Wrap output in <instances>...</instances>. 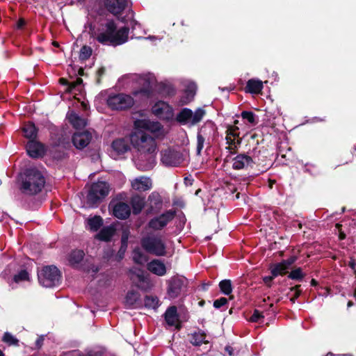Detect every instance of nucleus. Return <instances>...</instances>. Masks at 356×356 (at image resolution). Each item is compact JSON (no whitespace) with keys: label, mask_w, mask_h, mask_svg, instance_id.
Here are the masks:
<instances>
[{"label":"nucleus","mask_w":356,"mask_h":356,"mask_svg":"<svg viewBox=\"0 0 356 356\" xmlns=\"http://www.w3.org/2000/svg\"><path fill=\"white\" fill-rule=\"evenodd\" d=\"M195 91H196L195 84L192 82L188 83V84L187 85L186 88L185 90V93H186V97L184 99L181 100L182 103L188 104V102H190L193 99V98L195 94Z\"/></svg>","instance_id":"32"},{"label":"nucleus","mask_w":356,"mask_h":356,"mask_svg":"<svg viewBox=\"0 0 356 356\" xmlns=\"http://www.w3.org/2000/svg\"><path fill=\"white\" fill-rule=\"evenodd\" d=\"M341 227V225L340 224H337V225H336V227H337V229H340V227Z\"/></svg>","instance_id":"57"},{"label":"nucleus","mask_w":356,"mask_h":356,"mask_svg":"<svg viewBox=\"0 0 356 356\" xmlns=\"http://www.w3.org/2000/svg\"><path fill=\"white\" fill-rule=\"evenodd\" d=\"M25 24V21L23 19H20L17 23V28L21 29Z\"/></svg>","instance_id":"53"},{"label":"nucleus","mask_w":356,"mask_h":356,"mask_svg":"<svg viewBox=\"0 0 356 356\" xmlns=\"http://www.w3.org/2000/svg\"><path fill=\"white\" fill-rule=\"evenodd\" d=\"M289 277L292 280H300L303 278L304 275L300 268H296L291 272Z\"/></svg>","instance_id":"44"},{"label":"nucleus","mask_w":356,"mask_h":356,"mask_svg":"<svg viewBox=\"0 0 356 356\" xmlns=\"http://www.w3.org/2000/svg\"><path fill=\"white\" fill-rule=\"evenodd\" d=\"M115 231L116 228L115 227V225H111L103 227L100 232L97 234L95 237L100 241H108L114 236Z\"/></svg>","instance_id":"24"},{"label":"nucleus","mask_w":356,"mask_h":356,"mask_svg":"<svg viewBox=\"0 0 356 356\" xmlns=\"http://www.w3.org/2000/svg\"><path fill=\"white\" fill-rule=\"evenodd\" d=\"M219 286L220 291L225 295H229L232 292V282L229 280H222L219 284Z\"/></svg>","instance_id":"36"},{"label":"nucleus","mask_w":356,"mask_h":356,"mask_svg":"<svg viewBox=\"0 0 356 356\" xmlns=\"http://www.w3.org/2000/svg\"><path fill=\"white\" fill-rule=\"evenodd\" d=\"M354 297H355V298L356 299V289H355V291H354Z\"/></svg>","instance_id":"62"},{"label":"nucleus","mask_w":356,"mask_h":356,"mask_svg":"<svg viewBox=\"0 0 356 356\" xmlns=\"http://www.w3.org/2000/svg\"><path fill=\"white\" fill-rule=\"evenodd\" d=\"M149 275L143 268H131L129 271L132 284L143 291L149 289L152 286Z\"/></svg>","instance_id":"5"},{"label":"nucleus","mask_w":356,"mask_h":356,"mask_svg":"<svg viewBox=\"0 0 356 356\" xmlns=\"http://www.w3.org/2000/svg\"><path fill=\"white\" fill-rule=\"evenodd\" d=\"M91 140V134L88 131L76 132L74 134L72 142L77 149L86 147Z\"/></svg>","instance_id":"18"},{"label":"nucleus","mask_w":356,"mask_h":356,"mask_svg":"<svg viewBox=\"0 0 356 356\" xmlns=\"http://www.w3.org/2000/svg\"><path fill=\"white\" fill-rule=\"evenodd\" d=\"M129 238V231L125 229L123 231L122 234V248H126L127 243Z\"/></svg>","instance_id":"48"},{"label":"nucleus","mask_w":356,"mask_h":356,"mask_svg":"<svg viewBox=\"0 0 356 356\" xmlns=\"http://www.w3.org/2000/svg\"><path fill=\"white\" fill-rule=\"evenodd\" d=\"M161 161L166 165L177 166L182 163L184 158L180 152L168 149L162 152Z\"/></svg>","instance_id":"12"},{"label":"nucleus","mask_w":356,"mask_h":356,"mask_svg":"<svg viewBox=\"0 0 356 356\" xmlns=\"http://www.w3.org/2000/svg\"><path fill=\"white\" fill-rule=\"evenodd\" d=\"M190 115H191V110L189 108H184L177 115V120L181 123L187 124Z\"/></svg>","instance_id":"37"},{"label":"nucleus","mask_w":356,"mask_h":356,"mask_svg":"<svg viewBox=\"0 0 356 356\" xmlns=\"http://www.w3.org/2000/svg\"><path fill=\"white\" fill-rule=\"evenodd\" d=\"M29 278V273L26 272V270H22L19 273V274L15 275L13 277V280L15 283H19V282H22V281L28 280Z\"/></svg>","instance_id":"41"},{"label":"nucleus","mask_w":356,"mask_h":356,"mask_svg":"<svg viewBox=\"0 0 356 356\" xmlns=\"http://www.w3.org/2000/svg\"><path fill=\"white\" fill-rule=\"evenodd\" d=\"M40 283L44 287H52L59 283L60 273L58 268H41L38 272Z\"/></svg>","instance_id":"6"},{"label":"nucleus","mask_w":356,"mask_h":356,"mask_svg":"<svg viewBox=\"0 0 356 356\" xmlns=\"http://www.w3.org/2000/svg\"><path fill=\"white\" fill-rule=\"evenodd\" d=\"M53 44H54V46H56V47L58 45V43H57V42H53Z\"/></svg>","instance_id":"61"},{"label":"nucleus","mask_w":356,"mask_h":356,"mask_svg":"<svg viewBox=\"0 0 356 356\" xmlns=\"http://www.w3.org/2000/svg\"><path fill=\"white\" fill-rule=\"evenodd\" d=\"M165 319L167 324L170 326H175L176 329L181 328V323L177 314V309L175 306L170 307L165 313Z\"/></svg>","instance_id":"19"},{"label":"nucleus","mask_w":356,"mask_h":356,"mask_svg":"<svg viewBox=\"0 0 356 356\" xmlns=\"http://www.w3.org/2000/svg\"><path fill=\"white\" fill-rule=\"evenodd\" d=\"M87 224L90 231L96 232L102 225L103 220L100 216H95L88 218Z\"/></svg>","instance_id":"28"},{"label":"nucleus","mask_w":356,"mask_h":356,"mask_svg":"<svg viewBox=\"0 0 356 356\" xmlns=\"http://www.w3.org/2000/svg\"><path fill=\"white\" fill-rule=\"evenodd\" d=\"M205 142V138L202 134V131H200L197 136V152L198 154H200L201 150L204 147V144Z\"/></svg>","instance_id":"43"},{"label":"nucleus","mask_w":356,"mask_h":356,"mask_svg":"<svg viewBox=\"0 0 356 356\" xmlns=\"http://www.w3.org/2000/svg\"><path fill=\"white\" fill-rule=\"evenodd\" d=\"M151 270V272L156 275L163 276L166 273V268H147Z\"/></svg>","instance_id":"49"},{"label":"nucleus","mask_w":356,"mask_h":356,"mask_svg":"<svg viewBox=\"0 0 356 356\" xmlns=\"http://www.w3.org/2000/svg\"><path fill=\"white\" fill-rule=\"evenodd\" d=\"M131 81H136L140 87V92L147 93L149 88H152L156 83L155 77L152 74L145 75L131 74L127 76ZM139 91H134L135 95Z\"/></svg>","instance_id":"10"},{"label":"nucleus","mask_w":356,"mask_h":356,"mask_svg":"<svg viewBox=\"0 0 356 356\" xmlns=\"http://www.w3.org/2000/svg\"><path fill=\"white\" fill-rule=\"evenodd\" d=\"M82 105H83V106L84 107L85 109L87 108V106H86V104L85 103L83 102Z\"/></svg>","instance_id":"58"},{"label":"nucleus","mask_w":356,"mask_h":356,"mask_svg":"<svg viewBox=\"0 0 356 356\" xmlns=\"http://www.w3.org/2000/svg\"><path fill=\"white\" fill-rule=\"evenodd\" d=\"M241 117L243 119L246 120L252 125L257 124L255 115L250 111H243L241 113Z\"/></svg>","instance_id":"40"},{"label":"nucleus","mask_w":356,"mask_h":356,"mask_svg":"<svg viewBox=\"0 0 356 356\" xmlns=\"http://www.w3.org/2000/svg\"><path fill=\"white\" fill-rule=\"evenodd\" d=\"M311 284L313 286H316L317 284V282H316V281L315 280L312 279V281H311Z\"/></svg>","instance_id":"56"},{"label":"nucleus","mask_w":356,"mask_h":356,"mask_svg":"<svg viewBox=\"0 0 356 356\" xmlns=\"http://www.w3.org/2000/svg\"><path fill=\"white\" fill-rule=\"evenodd\" d=\"M128 33L127 28L117 29L115 24L111 21L97 33H93L92 37L102 44L118 46L127 41Z\"/></svg>","instance_id":"2"},{"label":"nucleus","mask_w":356,"mask_h":356,"mask_svg":"<svg viewBox=\"0 0 356 356\" xmlns=\"http://www.w3.org/2000/svg\"><path fill=\"white\" fill-rule=\"evenodd\" d=\"M262 318H264V316L259 310L256 309L250 317V321L252 322H258Z\"/></svg>","instance_id":"47"},{"label":"nucleus","mask_w":356,"mask_h":356,"mask_svg":"<svg viewBox=\"0 0 356 356\" xmlns=\"http://www.w3.org/2000/svg\"><path fill=\"white\" fill-rule=\"evenodd\" d=\"M28 154L32 158H38L44 154V147L35 140H30L26 145Z\"/></svg>","instance_id":"20"},{"label":"nucleus","mask_w":356,"mask_h":356,"mask_svg":"<svg viewBox=\"0 0 356 356\" xmlns=\"http://www.w3.org/2000/svg\"><path fill=\"white\" fill-rule=\"evenodd\" d=\"M225 350L228 353V354L229 355H233V349L232 347L230 346H227L225 348Z\"/></svg>","instance_id":"54"},{"label":"nucleus","mask_w":356,"mask_h":356,"mask_svg":"<svg viewBox=\"0 0 356 356\" xmlns=\"http://www.w3.org/2000/svg\"><path fill=\"white\" fill-rule=\"evenodd\" d=\"M205 338V334L203 332L198 331L191 335L190 341L194 346H200L202 343H206L207 342Z\"/></svg>","instance_id":"31"},{"label":"nucleus","mask_w":356,"mask_h":356,"mask_svg":"<svg viewBox=\"0 0 356 356\" xmlns=\"http://www.w3.org/2000/svg\"><path fill=\"white\" fill-rule=\"evenodd\" d=\"M84 257V252L83 250H74L71 252L69 256V261L71 265L79 264Z\"/></svg>","instance_id":"33"},{"label":"nucleus","mask_w":356,"mask_h":356,"mask_svg":"<svg viewBox=\"0 0 356 356\" xmlns=\"http://www.w3.org/2000/svg\"><path fill=\"white\" fill-rule=\"evenodd\" d=\"M82 83V79L80 78H78L76 81L72 82L70 84V90H72L73 88H74L77 85L81 84Z\"/></svg>","instance_id":"52"},{"label":"nucleus","mask_w":356,"mask_h":356,"mask_svg":"<svg viewBox=\"0 0 356 356\" xmlns=\"http://www.w3.org/2000/svg\"><path fill=\"white\" fill-rule=\"evenodd\" d=\"M129 0H106V6L114 15H120L128 6Z\"/></svg>","instance_id":"17"},{"label":"nucleus","mask_w":356,"mask_h":356,"mask_svg":"<svg viewBox=\"0 0 356 356\" xmlns=\"http://www.w3.org/2000/svg\"><path fill=\"white\" fill-rule=\"evenodd\" d=\"M149 267H165V266L160 260L156 259L150 263Z\"/></svg>","instance_id":"51"},{"label":"nucleus","mask_w":356,"mask_h":356,"mask_svg":"<svg viewBox=\"0 0 356 356\" xmlns=\"http://www.w3.org/2000/svg\"><path fill=\"white\" fill-rule=\"evenodd\" d=\"M113 213L119 219H126L131 213L130 207L126 203L118 202L114 205Z\"/></svg>","instance_id":"21"},{"label":"nucleus","mask_w":356,"mask_h":356,"mask_svg":"<svg viewBox=\"0 0 356 356\" xmlns=\"http://www.w3.org/2000/svg\"><path fill=\"white\" fill-rule=\"evenodd\" d=\"M227 302V299L226 298H220L218 300H216L213 302V307L215 308L219 309L221 307L226 305Z\"/></svg>","instance_id":"46"},{"label":"nucleus","mask_w":356,"mask_h":356,"mask_svg":"<svg viewBox=\"0 0 356 356\" xmlns=\"http://www.w3.org/2000/svg\"><path fill=\"white\" fill-rule=\"evenodd\" d=\"M252 163L251 157L245 154H239L233 159L232 167L235 170H241L251 165Z\"/></svg>","instance_id":"22"},{"label":"nucleus","mask_w":356,"mask_h":356,"mask_svg":"<svg viewBox=\"0 0 356 356\" xmlns=\"http://www.w3.org/2000/svg\"><path fill=\"white\" fill-rule=\"evenodd\" d=\"M205 115V111L202 108L197 109L194 113L191 111L189 120L187 124L194 125L200 122Z\"/></svg>","instance_id":"30"},{"label":"nucleus","mask_w":356,"mask_h":356,"mask_svg":"<svg viewBox=\"0 0 356 356\" xmlns=\"http://www.w3.org/2000/svg\"><path fill=\"white\" fill-rule=\"evenodd\" d=\"M92 54V49L88 46H83L80 50L79 58L85 60L88 59Z\"/></svg>","instance_id":"39"},{"label":"nucleus","mask_w":356,"mask_h":356,"mask_svg":"<svg viewBox=\"0 0 356 356\" xmlns=\"http://www.w3.org/2000/svg\"><path fill=\"white\" fill-rule=\"evenodd\" d=\"M143 248L148 252L158 256L165 254V246L160 237L148 236L142 241Z\"/></svg>","instance_id":"7"},{"label":"nucleus","mask_w":356,"mask_h":356,"mask_svg":"<svg viewBox=\"0 0 356 356\" xmlns=\"http://www.w3.org/2000/svg\"><path fill=\"white\" fill-rule=\"evenodd\" d=\"M110 186L104 181L94 183L87 195V204L93 207L102 201L109 193Z\"/></svg>","instance_id":"4"},{"label":"nucleus","mask_w":356,"mask_h":356,"mask_svg":"<svg viewBox=\"0 0 356 356\" xmlns=\"http://www.w3.org/2000/svg\"><path fill=\"white\" fill-rule=\"evenodd\" d=\"M263 89V82L257 79H250L247 82L245 91L250 93L258 94Z\"/></svg>","instance_id":"25"},{"label":"nucleus","mask_w":356,"mask_h":356,"mask_svg":"<svg viewBox=\"0 0 356 356\" xmlns=\"http://www.w3.org/2000/svg\"><path fill=\"white\" fill-rule=\"evenodd\" d=\"M107 104L113 110H124L134 104V99L128 95L118 94L110 96Z\"/></svg>","instance_id":"8"},{"label":"nucleus","mask_w":356,"mask_h":356,"mask_svg":"<svg viewBox=\"0 0 356 356\" xmlns=\"http://www.w3.org/2000/svg\"><path fill=\"white\" fill-rule=\"evenodd\" d=\"M152 186V179L146 176L136 177L131 181V188L139 192L149 191Z\"/></svg>","instance_id":"15"},{"label":"nucleus","mask_w":356,"mask_h":356,"mask_svg":"<svg viewBox=\"0 0 356 356\" xmlns=\"http://www.w3.org/2000/svg\"><path fill=\"white\" fill-rule=\"evenodd\" d=\"M133 259L139 264H143V262L146 261L145 257L143 255L139 250H134L133 253Z\"/></svg>","instance_id":"45"},{"label":"nucleus","mask_w":356,"mask_h":356,"mask_svg":"<svg viewBox=\"0 0 356 356\" xmlns=\"http://www.w3.org/2000/svg\"><path fill=\"white\" fill-rule=\"evenodd\" d=\"M339 238L340 240H343L346 238V234L343 232L339 231Z\"/></svg>","instance_id":"55"},{"label":"nucleus","mask_w":356,"mask_h":356,"mask_svg":"<svg viewBox=\"0 0 356 356\" xmlns=\"http://www.w3.org/2000/svg\"><path fill=\"white\" fill-rule=\"evenodd\" d=\"M24 136L30 140H34L37 136V129L35 125L31 122L25 124L22 128Z\"/></svg>","instance_id":"29"},{"label":"nucleus","mask_w":356,"mask_h":356,"mask_svg":"<svg viewBox=\"0 0 356 356\" xmlns=\"http://www.w3.org/2000/svg\"><path fill=\"white\" fill-rule=\"evenodd\" d=\"M3 341L9 345H17L18 340L10 333L6 332L3 337Z\"/></svg>","instance_id":"42"},{"label":"nucleus","mask_w":356,"mask_h":356,"mask_svg":"<svg viewBox=\"0 0 356 356\" xmlns=\"http://www.w3.org/2000/svg\"><path fill=\"white\" fill-rule=\"evenodd\" d=\"M0 356H4V354L3 353V352L0 350Z\"/></svg>","instance_id":"60"},{"label":"nucleus","mask_w":356,"mask_h":356,"mask_svg":"<svg viewBox=\"0 0 356 356\" xmlns=\"http://www.w3.org/2000/svg\"><path fill=\"white\" fill-rule=\"evenodd\" d=\"M234 123L237 124L238 123V120H235Z\"/></svg>","instance_id":"64"},{"label":"nucleus","mask_w":356,"mask_h":356,"mask_svg":"<svg viewBox=\"0 0 356 356\" xmlns=\"http://www.w3.org/2000/svg\"><path fill=\"white\" fill-rule=\"evenodd\" d=\"M175 211L168 210L161 215L152 218L148 222V227L152 230L157 231L164 228L175 218Z\"/></svg>","instance_id":"9"},{"label":"nucleus","mask_w":356,"mask_h":356,"mask_svg":"<svg viewBox=\"0 0 356 356\" xmlns=\"http://www.w3.org/2000/svg\"><path fill=\"white\" fill-rule=\"evenodd\" d=\"M67 118L70 124L76 129L85 127L87 124L85 118L80 117L72 111L67 113Z\"/></svg>","instance_id":"23"},{"label":"nucleus","mask_w":356,"mask_h":356,"mask_svg":"<svg viewBox=\"0 0 356 356\" xmlns=\"http://www.w3.org/2000/svg\"><path fill=\"white\" fill-rule=\"evenodd\" d=\"M159 299L156 296H146L145 298V306L147 308L156 309L159 307Z\"/></svg>","instance_id":"38"},{"label":"nucleus","mask_w":356,"mask_h":356,"mask_svg":"<svg viewBox=\"0 0 356 356\" xmlns=\"http://www.w3.org/2000/svg\"><path fill=\"white\" fill-rule=\"evenodd\" d=\"M296 257L292 256L289 259L284 260L282 265H278L276 267H286V266L291 265L295 262Z\"/></svg>","instance_id":"50"},{"label":"nucleus","mask_w":356,"mask_h":356,"mask_svg":"<svg viewBox=\"0 0 356 356\" xmlns=\"http://www.w3.org/2000/svg\"><path fill=\"white\" fill-rule=\"evenodd\" d=\"M112 149L117 154H121L128 151L129 146L124 139H117L113 142Z\"/></svg>","instance_id":"26"},{"label":"nucleus","mask_w":356,"mask_h":356,"mask_svg":"<svg viewBox=\"0 0 356 356\" xmlns=\"http://www.w3.org/2000/svg\"><path fill=\"white\" fill-rule=\"evenodd\" d=\"M60 81H61L62 83H63V81H64V79H60Z\"/></svg>","instance_id":"63"},{"label":"nucleus","mask_w":356,"mask_h":356,"mask_svg":"<svg viewBox=\"0 0 356 356\" xmlns=\"http://www.w3.org/2000/svg\"><path fill=\"white\" fill-rule=\"evenodd\" d=\"M44 185V179L42 173L36 169H29L26 172V176L22 181V192L34 195L40 191Z\"/></svg>","instance_id":"3"},{"label":"nucleus","mask_w":356,"mask_h":356,"mask_svg":"<svg viewBox=\"0 0 356 356\" xmlns=\"http://www.w3.org/2000/svg\"><path fill=\"white\" fill-rule=\"evenodd\" d=\"M153 113L157 117L169 120L173 116L172 108L164 102H158L152 107Z\"/></svg>","instance_id":"14"},{"label":"nucleus","mask_w":356,"mask_h":356,"mask_svg":"<svg viewBox=\"0 0 356 356\" xmlns=\"http://www.w3.org/2000/svg\"><path fill=\"white\" fill-rule=\"evenodd\" d=\"M131 204L133 208V212L134 214H138L140 213L143 207L145 206L144 199L139 196L136 195L131 198Z\"/></svg>","instance_id":"27"},{"label":"nucleus","mask_w":356,"mask_h":356,"mask_svg":"<svg viewBox=\"0 0 356 356\" xmlns=\"http://www.w3.org/2000/svg\"><path fill=\"white\" fill-rule=\"evenodd\" d=\"M286 269V268H273V270L271 271V275L264 277L263 280H264V283L268 286H270L271 281L275 277H277L279 275H283V274L286 273V271H285Z\"/></svg>","instance_id":"34"},{"label":"nucleus","mask_w":356,"mask_h":356,"mask_svg":"<svg viewBox=\"0 0 356 356\" xmlns=\"http://www.w3.org/2000/svg\"><path fill=\"white\" fill-rule=\"evenodd\" d=\"M351 305H352V302L350 301H349L348 303V307H350Z\"/></svg>","instance_id":"59"},{"label":"nucleus","mask_w":356,"mask_h":356,"mask_svg":"<svg viewBox=\"0 0 356 356\" xmlns=\"http://www.w3.org/2000/svg\"><path fill=\"white\" fill-rule=\"evenodd\" d=\"M163 198L157 191L152 192L145 202L146 213L147 214L157 213L163 208Z\"/></svg>","instance_id":"11"},{"label":"nucleus","mask_w":356,"mask_h":356,"mask_svg":"<svg viewBox=\"0 0 356 356\" xmlns=\"http://www.w3.org/2000/svg\"><path fill=\"white\" fill-rule=\"evenodd\" d=\"M238 127L232 126L229 127L227 130L226 140L228 144L227 149L231 153L235 152L238 146L241 143V138L238 132Z\"/></svg>","instance_id":"13"},{"label":"nucleus","mask_w":356,"mask_h":356,"mask_svg":"<svg viewBox=\"0 0 356 356\" xmlns=\"http://www.w3.org/2000/svg\"><path fill=\"white\" fill-rule=\"evenodd\" d=\"M184 286V280L183 278L172 277L169 281L168 294L171 298H177L181 293Z\"/></svg>","instance_id":"16"},{"label":"nucleus","mask_w":356,"mask_h":356,"mask_svg":"<svg viewBox=\"0 0 356 356\" xmlns=\"http://www.w3.org/2000/svg\"><path fill=\"white\" fill-rule=\"evenodd\" d=\"M161 128L160 123L149 120H137L134 122V130L130 135V141L138 152L137 165L142 170H151L156 163V143L147 131L159 134Z\"/></svg>","instance_id":"1"},{"label":"nucleus","mask_w":356,"mask_h":356,"mask_svg":"<svg viewBox=\"0 0 356 356\" xmlns=\"http://www.w3.org/2000/svg\"><path fill=\"white\" fill-rule=\"evenodd\" d=\"M140 295L137 291H129L125 298V302L129 306H134L139 300Z\"/></svg>","instance_id":"35"}]
</instances>
